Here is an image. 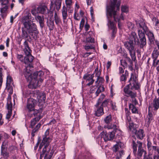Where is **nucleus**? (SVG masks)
<instances>
[{
    "label": "nucleus",
    "mask_w": 159,
    "mask_h": 159,
    "mask_svg": "<svg viewBox=\"0 0 159 159\" xmlns=\"http://www.w3.org/2000/svg\"><path fill=\"white\" fill-rule=\"evenodd\" d=\"M111 116L109 115L107 116L104 119V121L106 124H109L111 121Z\"/></svg>",
    "instance_id": "40"
},
{
    "label": "nucleus",
    "mask_w": 159,
    "mask_h": 159,
    "mask_svg": "<svg viewBox=\"0 0 159 159\" xmlns=\"http://www.w3.org/2000/svg\"><path fill=\"white\" fill-rule=\"evenodd\" d=\"M143 153L145 154L146 152L143 149L142 147V144H140L139 145V148L138 149V155L139 157H141Z\"/></svg>",
    "instance_id": "27"
},
{
    "label": "nucleus",
    "mask_w": 159,
    "mask_h": 159,
    "mask_svg": "<svg viewBox=\"0 0 159 159\" xmlns=\"http://www.w3.org/2000/svg\"><path fill=\"white\" fill-rule=\"evenodd\" d=\"M84 48L86 50H88V49H94L95 48L92 45H91L90 46H85L84 47Z\"/></svg>",
    "instance_id": "60"
},
{
    "label": "nucleus",
    "mask_w": 159,
    "mask_h": 159,
    "mask_svg": "<svg viewBox=\"0 0 159 159\" xmlns=\"http://www.w3.org/2000/svg\"><path fill=\"white\" fill-rule=\"evenodd\" d=\"M25 67L23 70V75L27 80H30V85L35 89L39 86L43 81V72L41 70L36 71L31 75V70L33 68Z\"/></svg>",
    "instance_id": "1"
},
{
    "label": "nucleus",
    "mask_w": 159,
    "mask_h": 159,
    "mask_svg": "<svg viewBox=\"0 0 159 159\" xmlns=\"http://www.w3.org/2000/svg\"><path fill=\"white\" fill-rule=\"evenodd\" d=\"M127 26L129 30H132L134 28V25L132 22H129L127 23Z\"/></svg>",
    "instance_id": "53"
},
{
    "label": "nucleus",
    "mask_w": 159,
    "mask_h": 159,
    "mask_svg": "<svg viewBox=\"0 0 159 159\" xmlns=\"http://www.w3.org/2000/svg\"><path fill=\"white\" fill-rule=\"evenodd\" d=\"M124 146V144L120 141L116 142V144L113 146L112 150L114 152H116L119 150V147L122 148Z\"/></svg>",
    "instance_id": "20"
},
{
    "label": "nucleus",
    "mask_w": 159,
    "mask_h": 159,
    "mask_svg": "<svg viewBox=\"0 0 159 159\" xmlns=\"http://www.w3.org/2000/svg\"><path fill=\"white\" fill-rule=\"evenodd\" d=\"M137 39V36L136 33L134 32H132L129 35V41L134 42L136 43V39Z\"/></svg>",
    "instance_id": "21"
},
{
    "label": "nucleus",
    "mask_w": 159,
    "mask_h": 159,
    "mask_svg": "<svg viewBox=\"0 0 159 159\" xmlns=\"http://www.w3.org/2000/svg\"><path fill=\"white\" fill-rule=\"evenodd\" d=\"M49 129H48L47 130L45 133V134L43 136V139L44 138L47 139L49 142V143H50L51 141V139L49 137L47 138V136L49 135Z\"/></svg>",
    "instance_id": "41"
},
{
    "label": "nucleus",
    "mask_w": 159,
    "mask_h": 159,
    "mask_svg": "<svg viewBox=\"0 0 159 159\" xmlns=\"http://www.w3.org/2000/svg\"><path fill=\"white\" fill-rule=\"evenodd\" d=\"M131 131L133 134H134L136 135L137 137L139 139H142L144 136L143 130L142 129H139L138 131L135 129L132 128Z\"/></svg>",
    "instance_id": "11"
},
{
    "label": "nucleus",
    "mask_w": 159,
    "mask_h": 159,
    "mask_svg": "<svg viewBox=\"0 0 159 159\" xmlns=\"http://www.w3.org/2000/svg\"><path fill=\"white\" fill-rule=\"evenodd\" d=\"M41 124L40 123H38L35 127V128L32 130L31 133V135L33 137H34L35 135V133L37 132L39 129L41 127Z\"/></svg>",
    "instance_id": "29"
},
{
    "label": "nucleus",
    "mask_w": 159,
    "mask_h": 159,
    "mask_svg": "<svg viewBox=\"0 0 159 159\" xmlns=\"http://www.w3.org/2000/svg\"><path fill=\"white\" fill-rule=\"evenodd\" d=\"M24 45L25 47V48L24 49L25 53V54H28L29 52H30V50L28 42L26 40L24 42Z\"/></svg>",
    "instance_id": "31"
},
{
    "label": "nucleus",
    "mask_w": 159,
    "mask_h": 159,
    "mask_svg": "<svg viewBox=\"0 0 159 159\" xmlns=\"http://www.w3.org/2000/svg\"><path fill=\"white\" fill-rule=\"evenodd\" d=\"M126 75L125 74H122L120 77L121 81H125L126 80Z\"/></svg>",
    "instance_id": "63"
},
{
    "label": "nucleus",
    "mask_w": 159,
    "mask_h": 159,
    "mask_svg": "<svg viewBox=\"0 0 159 159\" xmlns=\"http://www.w3.org/2000/svg\"><path fill=\"white\" fill-rule=\"evenodd\" d=\"M85 22V20L84 19H82L80 24V28L81 29L83 28Z\"/></svg>",
    "instance_id": "64"
},
{
    "label": "nucleus",
    "mask_w": 159,
    "mask_h": 159,
    "mask_svg": "<svg viewBox=\"0 0 159 159\" xmlns=\"http://www.w3.org/2000/svg\"><path fill=\"white\" fill-rule=\"evenodd\" d=\"M152 143L149 141H148L147 146L149 151H151L152 150Z\"/></svg>",
    "instance_id": "56"
},
{
    "label": "nucleus",
    "mask_w": 159,
    "mask_h": 159,
    "mask_svg": "<svg viewBox=\"0 0 159 159\" xmlns=\"http://www.w3.org/2000/svg\"><path fill=\"white\" fill-rule=\"evenodd\" d=\"M41 117L40 115H39L38 117H35L31 120L30 122V126L31 128H33L34 126L39 121Z\"/></svg>",
    "instance_id": "24"
},
{
    "label": "nucleus",
    "mask_w": 159,
    "mask_h": 159,
    "mask_svg": "<svg viewBox=\"0 0 159 159\" xmlns=\"http://www.w3.org/2000/svg\"><path fill=\"white\" fill-rule=\"evenodd\" d=\"M104 90V87L103 86H100L96 92V94L97 96H98L99 94L102 91H103Z\"/></svg>",
    "instance_id": "42"
},
{
    "label": "nucleus",
    "mask_w": 159,
    "mask_h": 159,
    "mask_svg": "<svg viewBox=\"0 0 159 159\" xmlns=\"http://www.w3.org/2000/svg\"><path fill=\"white\" fill-rule=\"evenodd\" d=\"M0 1L3 6L7 5L9 2L8 0H0Z\"/></svg>",
    "instance_id": "61"
},
{
    "label": "nucleus",
    "mask_w": 159,
    "mask_h": 159,
    "mask_svg": "<svg viewBox=\"0 0 159 159\" xmlns=\"http://www.w3.org/2000/svg\"><path fill=\"white\" fill-rule=\"evenodd\" d=\"M110 103L111 105L112 109L113 110L115 109L116 107V103L113 102L111 101H110Z\"/></svg>",
    "instance_id": "59"
},
{
    "label": "nucleus",
    "mask_w": 159,
    "mask_h": 159,
    "mask_svg": "<svg viewBox=\"0 0 159 159\" xmlns=\"http://www.w3.org/2000/svg\"><path fill=\"white\" fill-rule=\"evenodd\" d=\"M121 11L122 12H127L128 11V7L126 6H122L121 7Z\"/></svg>",
    "instance_id": "48"
},
{
    "label": "nucleus",
    "mask_w": 159,
    "mask_h": 159,
    "mask_svg": "<svg viewBox=\"0 0 159 159\" xmlns=\"http://www.w3.org/2000/svg\"><path fill=\"white\" fill-rule=\"evenodd\" d=\"M159 55V51L158 50L155 48L152 53V56L153 59V62H155Z\"/></svg>",
    "instance_id": "23"
},
{
    "label": "nucleus",
    "mask_w": 159,
    "mask_h": 159,
    "mask_svg": "<svg viewBox=\"0 0 159 159\" xmlns=\"http://www.w3.org/2000/svg\"><path fill=\"white\" fill-rule=\"evenodd\" d=\"M12 107H10V106L9 107H7L8 110V112L6 115V118L7 119H9L11 117L12 111Z\"/></svg>",
    "instance_id": "39"
},
{
    "label": "nucleus",
    "mask_w": 159,
    "mask_h": 159,
    "mask_svg": "<svg viewBox=\"0 0 159 159\" xmlns=\"http://www.w3.org/2000/svg\"><path fill=\"white\" fill-rule=\"evenodd\" d=\"M31 112H33V114L34 115V116H37V117H38L39 115H40V114L39 113V111L37 110H33L32 111H31Z\"/></svg>",
    "instance_id": "57"
},
{
    "label": "nucleus",
    "mask_w": 159,
    "mask_h": 159,
    "mask_svg": "<svg viewBox=\"0 0 159 159\" xmlns=\"http://www.w3.org/2000/svg\"><path fill=\"white\" fill-rule=\"evenodd\" d=\"M139 39L136 40V43L140 48L143 49L147 44V41L145 33L142 30H139L138 31Z\"/></svg>",
    "instance_id": "4"
},
{
    "label": "nucleus",
    "mask_w": 159,
    "mask_h": 159,
    "mask_svg": "<svg viewBox=\"0 0 159 159\" xmlns=\"http://www.w3.org/2000/svg\"><path fill=\"white\" fill-rule=\"evenodd\" d=\"M86 41L88 43H93L94 39L91 37H88L86 39Z\"/></svg>",
    "instance_id": "55"
},
{
    "label": "nucleus",
    "mask_w": 159,
    "mask_h": 159,
    "mask_svg": "<svg viewBox=\"0 0 159 159\" xmlns=\"http://www.w3.org/2000/svg\"><path fill=\"white\" fill-rule=\"evenodd\" d=\"M26 56L24 59L23 62L25 64V67H29L33 68L32 62L33 60L34 57L32 56L30 52L28 54H25Z\"/></svg>",
    "instance_id": "9"
},
{
    "label": "nucleus",
    "mask_w": 159,
    "mask_h": 159,
    "mask_svg": "<svg viewBox=\"0 0 159 159\" xmlns=\"http://www.w3.org/2000/svg\"><path fill=\"white\" fill-rule=\"evenodd\" d=\"M11 95H9L7 98V107H12V104L11 101Z\"/></svg>",
    "instance_id": "46"
},
{
    "label": "nucleus",
    "mask_w": 159,
    "mask_h": 159,
    "mask_svg": "<svg viewBox=\"0 0 159 159\" xmlns=\"http://www.w3.org/2000/svg\"><path fill=\"white\" fill-rule=\"evenodd\" d=\"M49 142L48 139L43 138V139L42 142L39 145V149H41L42 147L44 146L43 148H45L46 150H47L48 148L50 147L49 146Z\"/></svg>",
    "instance_id": "18"
},
{
    "label": "nucleus",
    "mask_w": 159,
    "mask_h": 159,
    "mask_svg": "<svg viewBox=\"0 0 159 159\" xmlns=\"http://www.w3.org/2000/svg\"><path fill=\"white\" fill-rule=\"evenodd\" d=\"M125 47L129 51L130 55L132 60L134 61L136 60L135 52L134 50V43L129 41H127L124 43Z\"/></svg>",
    "instance_id": "7"
},
{
    "label": "nucleus",
    "mask_w": 159,
    "mask_h": 159,
    "mask_svg": "<svg viewBox=\"0 0 159 159\" xmlns=\"http://www.w3.org/2000/svg\"><path fill=\"white\" fill-rule=\"evenodd\" d=\"M46 152L45 148H43L42 150V152L40 153V156L39 157V159H42L43 157L44 156V154Z\"/></svg>",
    "instance_id": "58"
},
{
    "label": "nucleus",
    "mask_w": 159,
    "mask_h": 159,
    "mask_svg": "<svg viewBox=\"0 0 159 159\" xmlns=\"http://www.w3.org/2000/svg\"><path fill=\"white\" fill-rule=\"evenodd\" d=\"M153 66L156 67V70L158 72H159V60L155 61V62H153Z\"/></svg>",
    "instance_id": "45"
},
{
    "label": "nucleus",
    "mask_w": 159,
    "mask_h": 159,
    "mask_svg": "<svg viewBox=\"0 0 159 159\" xmlns=\"http://www.w3.org/2000/svg\"><path fill=\"white\" fill-rule=\"evenodd\" d=\"M154 109L157 110L159 107V98H157L156 97L153 99V102Z\"/></svg>",
    "instance_id": "30"
},
{
    "label": "nucleus",
    "mask_w": 159,
    "mask_h": 159,
    "mask_svg": "<svg viewBox=\"0 0 159 159\" xmlns=\"http://www.w3.org/2000/svg\"><path fill=\"white\" fill-rule=\"evenodd\" d=\"M67 11H62V16L64 22L66 21L68 16Z\"/></svg>",
    "instance_id": "44"
},
{
    "label": "nucleus",
    "mask_w": 159,
    "mask_h": 159,
    "mask_svg": "<svg viewBox=\"0 0 159 159\" xmlns=\"http://www.w3.org/2000/svg\"><path fill=\"white\" fill-rule=\"evenodd\" d=\"M104 113L103 112V108L102 107L100 106L97 109L95 113V115L98 116H99L102 115Z\"/></svg>",
    "instance_id": "26"
},
{
    "label": "nucleus",
    "mask_w": 159,
    "mask_h": 159,
    "mask_svg": "<svg viewBox=\"0 0 159 159\" xmlns=\"http://www.w3.org/2000/svg\"><path fill=\"white\" fill-rule=\"evenodd\" d=\"M16 147L13 146H11L9 147L8 150L11 153H14L16 150Z\"/></svg>",
    "instance_id": "51"
},
{
    "label": "nucleus",
    "mask_w": 159,
    "mask_h": 159,
    "mask_svg": "<svg viewBox=\"0 0 159 159\" xmlns=\"http://www.w3.org/2000/svg\"><path fill=\"white\" fill-rule=\"evenodd\" d=\"M8 148L7 143L6 141L3 142L1 147V158L4 159H8L9 157V153L7 151Z\"/></svg>",
    "instance_id": "8"
},
{
    "label": "nucleus",
    "mask_w": 159,
    "mask_h": 159,
    "mask_svg": "<svg viewBox=\"0 0 159 159\" xmlns=\"http://www.w3.org/2000/svg\"><path fill=\"white\" fill-rule=\"evenodd\" d=\"M24 28H22V34L21 36L22 37L25 38V39L27 38L28 37V33L27 31L25 30Z\"/></svg>",
    "instance_id": "36"
},
{
    "label": "nucleus",
    "mask_w": 159,
    "mask_h": 159,
    "mask_svg": "<svg viewBox=\"0 0 159 159\" xmlns=\"http://www.w3.org/2000/svg\"><path fill=\"white\" fill-rule=\"evenodd\" d=\"M104 81V80L103 78L99 76L97 77V80L96 81L95 83H98V84H99L100 83H103Z\"/></svg>",
    "instance_id": "49"
},
{
    "label": "nucleus",
    "mask_w": 159,
    "mask_h": 159,
    "mask_svg": "<svg viewBox=\"0 0 159 159\" xmlns=\"http://www.w3.org/2000/svg\"><path fill=\"white\" fill-rule=\"evenodd\" d=\"M107 17L108 20L107 25L109 28L111 29H115L114 23L111 21V15L110 11L107 12Z\"/></svg>",
    "instance_id": "15"
},
{
    "label": "nucleus",
    "mask_w": 159,
    "mask_h": 159,
    "mask_svg": "<svg viewBox=\"0 0 159 159\" xmlns=\"http://www.w3.org/2000/svg\"><path fill=\"white\" fill-rule=\"evenodd\" d=\"M94 73L95 74V75L97 77L100 76L101 74V72L100 71H98V67L96 68L95 69L94 72Z\"/></svg>",
    "instance_id": "54"
},
{
    "label": "nucleus",
    "mask_w": 159,
    "mask_h": 159,
    "mask_svg": "<svg viewBox=\"0 0 159 159\" xmlns=\"http://www.w3.org/2000/svg\"><path fill=\"white\" fill-rule=\"evenodd\" d=\"M54 20L56 24L58 25L61 22V20L59 17L57 15L56 12L54 13Z\"/></svg>",
    "instance_id": "37"
},
{
    "label": "nucleus",
    "mask_w": 159,
    "mask_h": 159,
    "mask_svg": "<svg viewBox=\"0 0 159 159\" xmlns=\"http://www.w3.org/2000/svg\"><path fill=\"white\" fill-rule=\"evenodd\" d=\"M139 25L140 27L143 30L145 34H146V35L148 36L151 43L153 42L155 40L154 35L152 31L148 30L145 22L143 21H141L140 22Z\"/></svg>",
    "instance_id": "5"
},
{
    "label": "nucleus",
    "mask_w": 159,
    "mask_h": 159,
    "mask_svg": "<svg viewBox=\"0 0 159 159\" xmlns=\"http://www.w3.org/2000/svg\"><path fill=\"white\" fill-rule=\"evenodd\" d=\"M110 100L109 99H107L105 100L101 104V106L103 108L104 107L106 108V109L107 110V108L106 107L107 106V105L109 102H110ZM107 108L108 109V107H107Z\"/></svg>",
    "instance_id": "43"
},
{
    "label": "nucleus",
    "mask_w": 159,
    "mask_h": 159,
    "mask_svg": "<svg viewBox=\"0 0 159 159\" xmlns=\"http://www.w3.org/2000/svg\"><path fill=\"white\" fill-rule=\"evenodd\" d=\"M32 17L30 13L26 12L25 15L22 18V22L31 20Z\"/></svg>",
    "instance_id": "25"
},
{
    "label": "nucleus",
    "mask_w": 159,
    "mask_h": 159,
    "mask_svg": "<svg viewBox=\"0 0 159 159\" xmlns=\"http://www.w3.org/2000/svg\"><path fill=\"white\" fill-rule=\"evenodd\" d=\"M94 77V74L91 75L90 76H89V78L87 79V81H89V80H90L91 81L89 83H88L87 84V85L89 86L91 85H92L93 83H94V80L93 79V78Z\"/></svg>",
    "instance_id": "33"
},
{
    "label": "nucleus",
    "mask_w": 159,
    "mask_h": 159,
    "mask_svg": "<svg viewBox=\"0 0 159 159\" xmlns=\"http://www.w3.org/2000/svg\"><path fill=\"white\" fill-rule=\"evenodd\" d=\"M121 64L123 67L124 68V69L128 67V64L127 62L124 60H120Z\"/></svg>",
    "instance_id": "50"
},
{
    "label": "nucleus",
    "mask_w": 159,
    "mask_h": 159,
    "mask_svg": "<svg viewBox=\"0 0 159 159\" xmlns=\"http://www.w3.org/2000/svg\"><path fill=\"white\" fill-rule=\"evenodd\" d=\"M47 25L48 26L50 30H52L54 28V21L50 19L49 21L48 20L47 21Z\"/></svg>",
    "instance_id": "32"
},
{
    "label": "nucleus",
    "mask_w": 159,
    "mask_h": 159,
    "mask_svg": "<svg viewBox=\"0 0 159 159\" xmlns=\"http://www.w3.org/2000/svg\"><path fill=\"white\" fill-rule=\"evenodd\" d=\"M129 84L127 85H129V88L133 89H134L135 90H138L139 88V86L138 81L137 77L133 73L131 74V77L129 80Z\"/></svg>",
    "instance_id": "6"
},
{
    "label": "nucleus",
    "mask_w": 159,
    "mask_h": 159,
    "mask_svg": "<svg viewBox=\"0 0 159 159\" xmlns=\"http://www.w3.org/2000/svg\"><path fill=\"white\" fill-rule=\"evenodd\" d=\"M17 59L19 60L21 62H24V59L23 58V55L21 54H18L17 56Z\"/></svg>",
    "instance_id": "62"
},
{
    "label": "nucleus",
    "mask_w": 159,
    "mask_h": 159,
    "mask_svg": "<svg viewBox=\"0 0 159 159\" xmlns=\"http://www.w3.org/2000/svg\"><path fill=\"white\" fill-rule=\"evenodd\" d=\"M142 144V147L143 143L142 142L138 141H136V139H134V140L133 139L132 141V146L133 149V152L135 154L136 153L137 150V147L139 148V145L140 144Z\"/></svg>",
    "instance_id": "16"
},
{
    "label": "nucleus",
    "mask_w": 159,
    "mask_h": 159,
    "mask_svg": "<svg viewBox=\"0 0 159 159\" xmlns=\"http://www.w3.org/2000/svg\"><path fill=\"white\" fill-rule=\"evenodd\" d=\"M129 89V85L126 86L124 88V92L125 94L127 95H126L127 97H130L131 98H134L136 96V93L130 91Z\"/></svg>",
    "instance_id": "13"
},
{
    "label": "nucleus",
    "mask_w": 159,
    "mask_h": 159,
    "mask_svg": "<svg viewBox=\"0 0 159 159\" xmlns=\"http://www.w3.org/2000/svg\"><path fill=\"white\" fill-rule=\"evenodd\" d=\"M153 119V118L152 113L149 112L148 115L147 116L145 120L146 122L149 125Z\"/></svg>",
    "instance_id": "28"
},
{
    "label": "nucleus",
    "mask_w": 159,
    "mask_h": 159,
    "mask_svg": "<svg viewBox=\"0 0 159 159\" xmlns=\"http://www.w3.org/2000/svg\"><path fill=\"white\" fill-rule=\"evenodd\" d=\"M126 124L128 127L129 130L131 131L134 127V124L131 120V118L129 116H126Z\"/></svg>",
    "instance_id": "19"
},
{
    "label": "nucleus",
    "mask_w": 159,
    "mask_h": 159,
    "mask_svg": "<svg viewBox=\"0 0 159 159\" xmlns=\"http://www.w3.org/2000/svg\"><path fill=\"white\" fill-rule=\"evenodd\" d=\"M107 128L108 129H113L115 131L118 130L117 125L115 124H111L110 125H108L107 126Z\"/></svg>",
    "instance_id": "38"
},
{
    "label": "nucleus",
    "mask_w": 159,
    "mask_h": 159,
    "mask_svg": "<svg viewBox=\"0 0 159 159\" xmlns=\"http://www.w3.org/2000/svg\"><path fill=\"white\" fill-rule=\"evenodd\" d=\"M129 107V109L131 110L133 113H136L138 112V110L133 104H130Z\"/></svg>",
    "instance_id": "35"
},
{
    "label": "nucleus",
    "mask_w": 159,
    "mask_h": 159,
    "mask_svg": "<svg viewBox=\"0 0 159 159\" xmlns=\"http://www.w3.org/2000/svg\"><path fill=\"white\" fill-rule=\"evenodd\" d=\"M37 13H40L42 14H46L49 12V10L47 7L43 5H41L39 6L36 8Z\"/></svg>",
    "instance_id": "14"
},
{
    "label": "nucleus",
    "mask_w": 159,
    "mask_h": 159,
    "mask_svg": "<svg viewBox=\"0 0 159 159\" xmlns=\"http://www.w3.org/2000/svg\"><path fill=\"white\" fill-rule=\"evenodd\" d=\"M8 9V6L7 5L3 6L2 7L0 11L2 14L5 12Z\"/></svg>",
    "instance_id": "52"
},
{
    "label": "nucleus",
    "mask_w": 159,
    "mask_h": 159,
    "mask_svg": "<svg viewBox=\"0 0 159 159\" xmlns=\"http://www.w3.org/2000/svg\"><path fill=\"white\" fill-rule=\"evenodd\" d=\"M105 96L103 94H102L101 95L100 98L99 99L98 101V102L95 105L96 107H98V106L99 104L101 103L103 99L105 98Z\"/></svg>",
    "instance_id": "47"
},
{
    "label": "nucleus",
    "mask_w": 159,
    "mask_h": 159,
    "mask_svg": "<svg viewBox=\"0 0 159 159\" xmlns=\"http://www.w3.org/2000/svg\"><path fill=\"white\" fill-rule=\"evenodd\" d=\"M35 20L39 22L40 26L41 28H43L44 25V19L43 16H38L35 17Z\"/></svg>",
    "instance_id": "22"
},
{
    "label": "nucleus",
    "mask_w": 159,
    "mask_h": 159,
    "mask_svg": "<svg viewBox=\"0 0 159 159\" xmlns=\"http://www.w3.org/2000/svg\"><path fill=\"white\" fill-rule=\"evenodd\" d=\"M47 149V150L45 149L46 152L44 154V159H51L54 152L52 150H50V147Z\"/></svg>",
    "instance_id": "17"
},
{
    "label": "nucleus",
    "mask_w": 159,
    "mask_h": 159,
    "mask_svg": "<svg viewBox=\"0 0 159 159\" xmlns=\"http://www.w3.org/2000/svg\"><path fill=\"white\" fill-rule=\"evenodd\" d=\"M24 28L27 31L28 33L30 35H32L33 33L35 34L38 33L37 30L36 24L32 20L22 22Z\"/></svg>",
    "instance_id": "3"
},
{
    "label": "nucleus",
    "mask_w": 159,
    "mask_h": 159,
    "mask_svg": "<svg viewBox=\"0 0 159 159\" xmlns=\"http://www.w3.org/2000/svg\"><path fill=\"white\" fill-rule=\"evenodd\" d=\"M62 0H56L54 3L57 11H59L61 8Z\"/></svg>",
    "instance_id": "34"
},
{
    "label": "nucleus",
    "mask_w": 159,
    "mask_h": 159,
    "mask_svg": "<svg viewBox=\"0 0 159 159\" xmlns=\"http://www.w3.org/2000/svg\"><path fill=\"white\" fill-rule=\"evenodd\" d=\"M36 100L33 98H30L28 100L27 104V108L29 111H32L34 109Z\"/></svg>",
    "instance_id": "12"
},
{
    "label": "nucleus",
    "mask_w": 159,
    "mask_h": 159,
    "mask_svg": "<svg viewBox=\"0 0 159 159\" xmlns=\"http://www.w3.org/2000/svg\"><path fill=\"white\" fill-rule=\"evenodd\" d=\"M115 136L114 132L113 131L107 133L106 132L103 131L99 135V137L103 138L105 141L112 140Z\"/></svg>",
    "instance_id": "10"
},
{
    "label": "nucleus",
    "mask_w": 159,
    "mask_h": 159,
    "mask_svg": "<svg viewBox=\"0 0 159 159\" xmlns=\"http://www.w3.org/2000/svg\"><path fill=\"white\" fill-rule=\"evenodd\" d=\"M120 2H117V0H113L110 6L107 7L106 15L108 12L110 11L111 15V18L112 16L114 20L119 22L120 18H119L118 15L117 13V11L120 10Z\"/></svg>",
    "instance_id": "2"
}]
</instances>
